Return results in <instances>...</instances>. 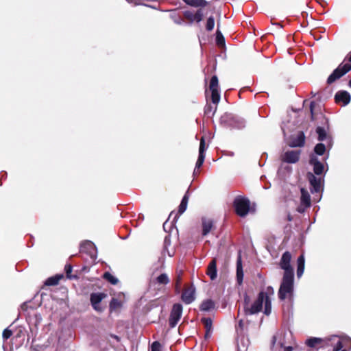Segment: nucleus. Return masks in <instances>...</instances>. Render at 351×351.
<instances>
[{
    "mask_svg": "<svg viewBox=\"0 0 351 351\" xmlns=\"http://www.w3.org/2000/svg\"><path fill=\"white\" fill-rule=\"evenodd\" d=\"M238 351H242L239 347L238 348Z\"/></svg>",
    "mask_w": 351,
    "mask_h": 351,
    "instance_id": "53",
    "label": "nucleus"
},
{
    "mask_svg": "<svg viewBox=\"0 0 351 351\" xmlns=\"http://www.w3.org/2000/svg\"><path fill=\"white\" fill-rule=\"evenodd\" d=\"M309 162L313 167V172L315 175L320 176L324 173V165L318 160L316 155L311 156Z\"/></svg>",
    "mask_w": 351,
    "mask_h": 351,
    "instance_id": "13",
    "label": "nucleus"
},
{
    "mask_svg": "<svg viewBox=\"0 0 351 351\" xmlns=\"http://www.w3.org/2000/svg\"><path fill=\"white\" fill-rule=\"evenodd\" d=\"M95 246L94 243L90 241H86L83 242L80 245V251L90 254L91 256H93L95 252Z\"/></svg>",
    "mask_w": 351,
    "mask_h": 351,
    "instance_id": "19",
    "label": "nucleus"
},
{
    "mask_svg": "<svg viewBox=\"0 0 351 351\" xmlns=\"http://www.w3.org/2000/svg\"><path fill=\"white\" fill-rule=\"evenodd\" d=\"M304 256L303 254L300 255L297 260L298 263V269H297V276L298 278H300L304 271Z\"/></svg>",
    "mask_w": 351,
    "mask_h": 351,
    "instance_id": "23",
    "label": "nucleus"
},
{
    "mask_svg": "<svg viewBox=\"0 0 351 351\" xmlns=\"http://www.w3.org/2000/svg\"><path fill=\"white\" fill-rule=\"evenodd\" d=\"M311 206V197L308 192L304 189H301L300 205L298 207V211L304 213L306 208Z\"/></svg>",
    "mask_w": 351,
    "mask_h": 351,
    "instance_id": "10",
    "label": "nucleus"
},
{
    "mask_svg": "<svg viewBox=\"0 0 351 351\" xmlns=\"http://www.w3.org/2000/svg\"><path fill=\"white\" fill-rule=\"evenodd\" d=\"M324 340L321 338L311 337L306 340V343L308 347L315 348L317 345L324 342Z\"/></svg>",
    "mask_w": 351,
    "mask_h": 351,
    "instance_id": "27",
    "label": "nucleus"
},
{
    "mask_svg": "<svg viewBox=\"0 0 351 351\" xmlns=\"http://www.w3.org/2000/svg\"><path fill=\"white\" fill-rule=\"evenodd\" d=\"M216 110H217V106L213 108L210 104H207L204 108V113L207 116H210V115L213 116L215 113Z\"/></svg>",
    "mask_w": 351,
    "mask_h": 351,
    "instance_id": "35",
    "label": "nucleus"
},
{
    "mask_svg": "<svg viewBox=\"0 0 351 351\" xmlns=\"http://www.w3.org/2000/svg\"><path fill=\"white\" fill-rule=\"evenodd\" d=\"M12 335V331L8 328H5L3 331L2 337L4 340L8 339Z\"/></svg>",
    "mask_w": 351,
    "mask_h": 351,
    "instance_id": "40",
    "label": "nucleus"
},
{
    "mask_svg": "<svg viewBox=\"0 0 351 351\" xmlns=\"http://www.w3.org/2000/svg\"><path fill=\"white\" fill-rule=\"evenodd\" d=\"M305 143V136L302 132H298L295 136H293L289 143L291 147H302Z\"/></svg>",
    "mask_w": 351,
    "mask_h": 351,
    "instance_id": "17",
    "label": "nucleus"
},
{
    "mask_svg": "<svg viewBox=\"0 0 351 351\" xmlns=\"http://www.w3.org/2000/svg\"><path fill=\"white\" fill-rule=\"evenodd\" d=\"M242 324H243V322H242V320H241V321L239 322V325L241 326Z\"/></svg>",
    "mask_w": 351,
    "mask_h": 351,
    "instance_id": "50",
    "label": "nucleus"
},
{
    "mask_svg": "<svg viewBox=\"0 0 351 351\" xmlns=\"http://www.w3.org/2000/svg\"><path fill=\"white\" fill-rule=\"evenodd\" d=\"M333 346L332 351H348L347 348H351V338L348 336L333 335L328 339Z\"/></svg>",
    "mask_w": 351,
    "mask_h": 351,
    "instance_id": "4",
    "label": "nucleus"
},
{
    "mask_svg": "<svg viewBox=\"0 0 351 351\" xmlns=\"http://www.w3.org/2000/svg\"><path fill=\"white\" fill-rule=\"evenodd\" d=\"M206 147H205V140L204 137H202L200 140L199 143V156L198 159L197 160L196 165H195V169L194 172H195L196 169H199L201 167V166L203 165L204 159H205V152Z\"/></svg>",
    "mask_w": 351,
    "mask_h": 351,
    "instance_id": "16",
    "label": "nucleus"
},
{
    "mask_svg": "<svg viewBox=\"0 0 351 351\" xmlns=\"http://www.w3.org/2000/svg\"><path fill=\"white\" fill-rule=\"evenodd\" d=\"M266 298V293L260 292L256 300L250 304V298L247 295H244V312L246 315H254L260 312L263 308V304Z\"/></svg>",
    "mask_w": 351,
    "mask_h": 351,
    "instance_id": "1",
    "label": "nucleus"
},
{
    "mask_svg": "<svg viewBox=\"0 0 351 351\" xmlns=\"http://www.w3.org/2000/svg\"><path fill=\"white\" fill-rule=\"evenodd\" d=\"M209 89L211 92L212 102L217 105L220 101V93L219 91L218 78L216 75L211 77Z\"/></svg>",
    "mask_w": 351,
    "mask_h": 351,
    "instance_id": "8",
    "label": "nucleus"
},
{
    "mask_svg": "<svg viewBox=\"0 0 351 351\" xmlns=\"http://www.w3.org/2000/svg\"><path fill=\"white\" fill-rule=\"evenodd\" d=\"M307 178L311 184V186H312L311 193H313L315 192H319L322 189V178H317L313 173L308 172L307 173Z\"/></svg>",
    "mask_w": 351,
    "mask_h": 351,
    "instance_id": "11",
    "label": "nucleus"
},
{
    "mask_svg": "<svg viewBox=\"0 0 351 351\" xmlns=\"http://www.w3.org/2000/svg\"><path fill=\"white\" fill-rule=\"evenodd\" d=\"M61 278H62V276H60L50 277L46 280L45 285H48V286L56 285L58 284Z\"/></svg>",
    "mask_w": 351,
    "mask_h": 351,
    "instance_id": "32",
    "label": "nucleus"
},
{
    "mask_svg": "<svg viewBox=\"0 0 351 351\" xmlns=\"http://www.w3.org/2000/svg\"><path fill=\"white\" fill-rule=\"evenodd\" d=\"M213 226V222L210 219H202V234L204 236L207 235L210 230H212Z\"/></svg>",
    "mask_w": 351,
    "mask_h": 351,
    "instance_id": "22",
    "label": "nucleus"
},
{
    "mask_svg": "<svg viewBox=\"0 0 351 351\" xmlns=\"http://www.w3.org/2000/svg\"><path fill=\"white\" fill-rule=\"evenodd\" d=\"M220 122L225 127L241 129L245 127V122L243 119L230 113H225L220 118Z\"/></svg>",
    "mask_w": 351,
    "mask_h": 351,
    "instance_id": "3",
    "label": "nucleus"
},
{
    "mask_svg": "<svg viewBox=\"0 0 351 351\" xmlns=\"http://www.w3.org/2000/svg\"><path fill=\"white\" fill-rule=\"evenodd\" d=\"M286 168H287V169H289H289H290L289 166L286 167Z\"/></svg>",
    "mask_w": 351,
    "mask_h": 351,
    "instance_id": "52",
    "label": "nucleus"
},
{
    "mask_svg": "<svg viewBox=\"0 0 351 351\" xmlns=\"http://www.w3.org/2000/svg\"><path fill=\"white\" fill-rule=\"evenodd\" d=\"M278 344L281 348H284V351H292V350H293V348H292V346H285L282 342H279Z\"/></svg>",
    "mask_w": 351,
    "mask_h": 351,
    "instance_id": "44",
    "label": "nucleus"
},
{
    "mask_svg": "<svg viewBox=\"0 0 351 351\" xmlns=\"http://www.w3.org/2000/svg\"><path fill=\"white\" fill-rule=\"evenodd\" d=\"M182 306L180 304H175L170 313L169 324L171 328H174L181 318Z\"/></svg>",
    "mask_w": 351,
    "mask_h": 351,
    "instance_id": "7",
    "label": "nucleus"
},
{
    "mask_svg": "<svg viewBox=\"0 0 351 351\" xmlns=\"http://www.w3.org/2000/svg\"><path fill=\"white\" fill-rule=\"evenodd\" d=\"M326 150V147L323 143H318L315 147L314 151L315 153L319 156H322L324 154Z\"/></svg>",
    "mask_w": 351,
    "mask_h": 351,
    "instance_id": "33",
    "label": "nucleus"
},
{
    "mask_svg": "<svg viewBox=\"0 0 351 351\" xmlns=\"http://www.w3.org/2000/svg\"><path fill=\"white\" fill-rule=\"evenodd\" d=\"M203 19V13L201 10H199L197 11V12L194 15V21H196L197 23H199L202 21Z\"/></svg>",
    "mask_w": 351,
    "mask_h": 351,
    "instance_id": "38",
    "label": "nucleus"
},
{
    "mask_svg": "<svg viewBox=\"0 0 351 351\" xmlns=\"http://www.w3.org/2000/svg\"><path fill=\"white\" fill-rule=\"evenodd\" d=\"M182 300L186 304H191L195 300V288L193 287L185 289L182 295Z\"/></svg>",
    "mask_w": 351,
    "mask_h": 351,
    "instance_id": "18",
    "label": "nucleus"
},
{
    "mask_svg": "<svg viewBox=\"0 0 351 351\" xmlns=\"http://www.w3.org/2000/svg\"><path fill=\"white\" fill-rule=\"evenodd\" d=\"M250 202L247 198L241 196L237 197L234 200L236 213L241 217L246 216L250 210Z\"/></svg>",
    "mask_w": 351,
    "mask_h": 351,
    "instance_id": "5",
    "label": "nucleus"
},
{
    "mask_svg": "<svg viewBox=\"0 0 351 351\" xmlns=\"http://www.w3.org/2000/svg\"><path fill=\"white\" fill-rule=\"evenodd\" d=\"M314 106H315V102L314 101H312L311 102V104H310V110H311V119H313V117H314V112H313V108H314Z\"/></svg>",
    "mask_w": 351,
    "mask_h": 351,
    "instance_id": "45",
    "label": "nucleus"
},
{
    "mask_svg": "<svg viewBox=\"0 0 351 351\" xmlns=\"http://www.w3.org/2000/svg\"><path fill=\"white\" fill-rule=\"evenodd\" d=\"M243 280V271L241 257L239 255L237 261V280L239 285H241Z\"/></svg>",
    "mask_w": 351,
    "mask_h": 351,
    "instance_id": "21",
    "label": "nucleus"
},
{
    "mask_svg": "<svg viewBox=\"0 0 351 351\" xmlns=\"http://www.w3.org/2000/svg\"><path fill=\"white\" fill-rule=\"evenodd\" d=\"M335 102L345 106L348 105L351 99L350 93L346 90H340L336 93L335 95Z\"/></svg>",
    "mask_w": 351,
    "mask_h": 351,
    "instance_id": "14",
    "label": "nucleus"
},
{
    "mask_svg": "<svg viewBox=\"0 0 351 351\" xmlns=\"http://www.w3.org/2000/svg\"><path fill=\"white\" fill-rule=\"evenodd\" d=\"M188 201H189V196H188L187 193H186L184 195V197L181 201V203L179 206V208H178V214L179 215L182 214L186 210V207H187Z\"/></svg>",
    "mask_w": 351,
    "mask_h": 351,
    "instance_id": "28",
    "label": "nucleus"
},
{
    "mask_svg": "<svg viewBox=\"0 0 351 351\" xmlns=\"http://www.w3.org/2000/svg\"><path fill=\"white\" fill-rule=\"evenodd\" d=\"M64 269H65V271H66V276L69 277V278H71L70 277V274L72 272V270H73V267L71 265H65V267H64Z\"/></svg>",
    "mask_w": 351,
    "mask_h": 351,
    "instance_id": "43",
    "label": "nucleus"
},
{
    "mask_svg": "<svg viewBox=\"0 0 351 351\" xmlns=\"http://www.w3.org/2000/svg\"><path fill=\"white\" fill-rule=\"evenodd\" d=\"M316 132L318 134V140L319 141H323L326 139L327 132L324 128L317 127L316 129Z\"/></svg>",
    "mask_w": 351,
    "mask_h": 351,
    "instance_id": "30",
    "label": "nucleus"
},
{
    "mask_svg": "<svg viewBox=\"0 0 351 351\" xmlns=\"http://www.w3.org/2000/svg\"><path fill=\"white\" fill-rule=\"evenodd\" d=\"M217 43L219 45H222L224 44V38L220 32H217V37H216Z\"/></svg>",
    "mask_w": 351,
    "mask_h": 351,
    "instance_id": "39",
    "label": "nucleus"
},
{
    "mask_svg": "<svg viewBox=\"0 0 351 351\" xmlns=\"http://www.w3.org/2000/svg\"><path fill=\"white\" fill-rule=\"evenodd\" d=\"M349 86L351 87V80L349 81Z\"/></svg>",
    "mask_w": 351,
    "mask_h": 351,
    "instance_id": "51",
    "label": "nucleus"
},
{
    "mask_svg": "<svg viewBox=\"0 0 351 351\" xmlns=\"http://www.w3.org/2000/svg\"><path fill=\"white\" fill-rule=\"evenodd\" d=\"M156 281L160 285H167L170 280L167 274H161L156 278Z\"/></svg>",
    "mask_w": 351,
    "mask_h": 351,
    "instance_id": "31",
    "label": "nucleus"
},
{
    "mask_svg": "<svg viewBox=\"0 0 351 351\" xmlns=\"http://www.w3.org/2000/svg\"><path fill=\"white\" fill-rule=\"evenodd\" d=\"M276 341V337H274L273 343H275Z\"/></svg>",
    "mask_w": 351,
    "mask_h": 351,
    "instance_id": "48",
    "label": "nucleus"
},
{
    "mask_svg": "<svg viewBox=\"0 0 351 351\" xmlns=\"http://www.w3.org/2000/svg\"><path fill=\"white\" fill-rule=\"evenodd\" d=\"M121 306V303L117 299L112 298L110 303V308H117Z\"/></svg>",
    "mask_w": 351,
    "mask_h": 351,
    "instance_id": "41",
    "label": "nucleus"
},
{
    "mask_svg": "<svg viewBox=\"0 0 351 351\" xmlns=\"http://www.w3.org/2000/svg\"><path fill=\"white\" fill-rule=\"evenodd\" d=\"M104 278L108 280V282H110L112 285H116L117 284L118 282V279L113 276L111 274H110L109 272H106L104 274Z\"/></svg>",
    "mask_w": 351,
    "mask_h": 351,
    "instance_id": "34",
    "label": "nucleus"
},
{
    "mask_svg": "<svg viewBox=\"0 0 351 351\" xmlns=\"http://www.w3.org/2000/svg\"><path fill=\"white\" fill-rule=\"evenodd\" d=\"M183 1L193 7H204L207 4L205 0H183Z\"/></svg>",
    "mask_w": 351,
    "mask_h": 351,
    "instance_id": "26",
    "label": "nucleus"
},
{
    "mask_svg": "<svg viewBox=\"0 0 351 351\" xmlns=\"http://www.w3.org/2000/svg\"><path fill=\"white\" fill-rule=\"evenodd\" d=\"M300 151L289 150L282 156V160L287 163H295L299 160Z\"/></svg>",
    "mask_w": 351,
    "mask_h": 351,
    "instance_id": "12",
    "label": "nucleus"
},
{
    "mask_svg": "<svg viewBox=\"0 0 351 351\" xmlns=\"http://www.w3.org/2000/svg\"><path fill=\"white\" fill-rule=\"evenodd\" d=\"M293 291V275L284 274L279 289L278 296L280 300L292 295Z\"/></svg>",
    "mask_w": 351,
    "mask_h": 351,
    "instance_id": "2",
    "label": "nucleus"
},
{
    "mask_svg": "<svg viewBox=\"0 0 351 351\" xmlns=\"http://www.w3.org/2000/svg\"><path fill=\"white\" fill-rule=\"evenodd\" d=\"M291 254L289 252H285L280 259V266L284 270V274L293 275V270L291 266Z\"/></svg>",
    "mask_w": 351,
    "mask_h": 351,
    "instance_id": "9",
    "label": "nucleus"
},
{
    "mask_svg": "<svg viewBox=\"0 0 351 351\" xmlns=\"http://www.w3.org/2000/svg\"><path fill=\"white\" fill-rule=\"evenodd\" d=\"M351 70V64H341L339 66L334 70V71L329 75L327 80L328 84H332L341 77L344 75L346 73Z\"/></svg>",
    "mask_w": 351,
    "mask_h": 351,
    "instance_id": "6",
    "label": "nucleus"
},
{
    "mask_svg": "<svg viewBox=\"0 0 351 351\" xmlns=\"http://www.w3.org/2000/svg\"><path fill=\"white\" fill-rule=\"evenodd\" d=\"M215 26V19L213 16H210L207 19L206 28L208 31H212Z\"/></svg>",
    "mask_w": 351,
    "mask_h": 351,
    "instance_id": "36",
    "label": "nucleus"
},
{
    "mask_svg": "<svg viewBox=\"0 0 351 351\" xmlns=\"http://www.w3.org/2000/svg\"><path fill=\"white\" fill-rule=\"evenodd\" d=\"M215 308V303L211 300H206L202 302L200 306L201 311H210Z\"/></svg>",
    "mask_w": 351,
    "mask_h": 351,
    "instance_id": "25",
    "label": "nucleus"
},
{
    "mask_svg": "<svg viewBox=\"0 0 351 351\" xmlns=\"http://www.w3.org/2000/svg\"><path fill=\"white\" fill-rule=\"evenodd\" d=\"M151 351H161V345L158 341H154L151 346Z\"/></svg>",
    "mask_w": 351,
    "mask_h": 351,
    "instance_id": "42",
    "label": "nucleus"
},
{
    "mask_svg": "<svg viewBox=\"0 0 351 351\" xmlns=\"http://www.w3.org/2000/svg\"><path fill=\"white\" fill-rule=\"evenodd\" d=\"M348 60H349V61H350V62H351V53H350V55H349Z\"/></svg>",
    "mask_w": 351,
    "mask_h": 351,
    "instance_id": "49",
    "label": "nucleus"
},
{
    "mask_svg": "<svg viewBox=\"0 0 351 351\" xmlns=\"http://www.w3.org/2000/svg\"><path fill=\"white\" fill-rule=\"evenodd\" d=\"M202 322L204 324L206 328L205 337L208 338L212 332V319L209 317H204L202 319Z\"/></svg>",
    "mask_w": 351,
    "mask_h": 351,
    "instance_id": "24",
    "label": "nucleus"
},
{
    "mask_svg": "<svg viewBox=\"0 0 351 351\" xmlns=\"http://www.w3.org/2000/svg\"><path fill=\"white\" fill-rule=\"evenodd\" d=\"M106 297V294L102 293H93L90 295V302L93 308L99 312L103 311L102 308L99 306V303Z\"/></svg>",
    "mask_w": 351,
    "mask_h": 351,
    "instance_id": "15",
    "label": "nucleus"
},
{
    "mask_svg": "<svg viewBox=\"0 0 351 351\" xmlns=\"http://www.w3.org/2000/svg\"><path fill=\"white\" fill-rule=\"evenodd\" d=\"M110 337L114 339H116L117 341H119L120 339L118 336L115 335H110Z\"/></svg>",
    "mask_w": 351,
    "mask_h": 351,
    "instance_id": "47",
    "label": "nucleus"
},
{
    "mask_svg": "<svg viewBox=\"0 0 351 351\" xmlns=\"http://www.w3.org/2000/svg\"><path fill=\"white\" fill-rule=\"evenodd\" d=\"M180 277L179 276L176 282V290L177 292L180 291Z\"/></svg>",
    "mask_w": 351,
    "mask_h": 351,
    "instance_id": "46",
    "label": "nucleus"
},
{
    "mask_svg": "<svg viewBox=\"0 0 351 351\" xmlns=\"http://www.w3.org/2000/svg\"><path fill=\"white\" fill-rule=\"evenodd\" d=\"M263 303L265 304L264 313L269 315L271 311V303L269 297L267 294Z\"/></svg>",
    "mask_w": 351,
    "mask_h": 351,
    "instance_id": "29",
    "label": "nucleus"
},
{
    "mask_svg": "<svg viewBox=\"0 0 351 351\" xmlns=\"http://www.w3.org/2000/svg\"><path fill=\"white\" fill-rule=\"evenodd\" d=\"M128 2H132V0H127Z\"/></svg>",
    "mask_w": 351,
    "mask_h": 351,
    "instance_id": "54",
    "label": "nucleus"
},
{
    "mask_svg": "<svg viewBox=\"0 0 351 351\" xmlns=\"http://www.w3.org/2000/svg\"><path fill=\"white\" fill-rule=\"evenodd\" d=\"M206 274L212 280H215L217 278V261L215 258L213 259L209 263L207 268Z\"/></svg>",
    "mask_w": 351,
    "mask_h": 351,
    "instance_id": "20",
    "label": "nucleus"
},
{
    "mask_svg": "<svg viewBox=\"0 0 351 351\" xmlns=\"http://www.w3.org/2000/svg\"><path fill=\"white\" fill-rule=\"evenodd\" d=\"M194 15L192 12L186 10L184 12V17L188 19L191 23L194 22Z\"/></svg>",
    "mask_w": 351,
    "mask_h": 351,
    "instance_id": "37",
    "label": "nucleus"
}]
</instances>
